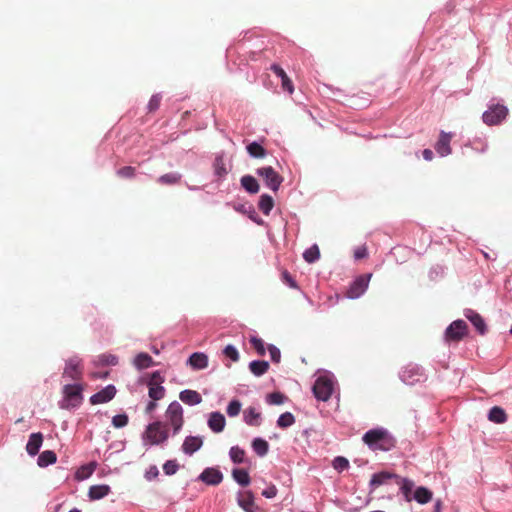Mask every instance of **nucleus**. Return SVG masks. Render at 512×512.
<instances>
[{
  "instance_id": "31",
  "label": "nucleus",
  "mask_w": 512,
  "mask_h": 512,
  "mask_svg": "<svg viewBox=\"0 0 512 512\" xmlns=\"http://www.w3.org/2000/svg\"><path fill=\"white\" fill-rule=\"evenodd\" d=\"M154 364L152 357L147 353H139L134 359V365L138 369H145Z\"/></svg>"
},
{
  "instance_id": "38",
  "label": "nucleus",
  "mask_w": 512,
  "mask_h": 512,
  "mask_svg": "<svg viewBox=\"0 0 512 512\" xmlns=\"http://www.w3.org/2000/svg\"><path fill=\"white\" fill-rule=\"evenodd\" d=\"M303 257L305 261H307L308 263H313L316 260H318L320 257V250L318 246L315 244L308 248L307 250H305V252L303 253Z\"/></svg>"
},
{
  "instance_id": "19",
  "label": "nucleus",
  "mask_w": 512,
  "mask_h": 512,
  "mask_svg": "<svg viewBox=\"0 0 512 512\" xmlns=\"http://www.w3.org/2000/svg\"><path fill=\"white\" fill-rule=\"evenodd\" d=\"M43 443V435L40 432L32 433L26 445V451L30 456L38 454Z\"/></svg>"
},
{
  "instance_id": "13",
  "label": "nucleus",
  "mask_w": 512,
  "mask_h": 512,
  "mask_svg": "<svg viewBox=\"0 0 512 512\" xmlns=\"http://www.w3.org/2000/svg\"><path fill=\"white\" fill-rule=\"evenodd\" d=\"M451 139H452L451 133H446L444 131H442L440 133L439 139L435 144V150L440 156L444 157V156L451 154V147H450Z\"/></svg>"
},
{
  "instance_id": "6",
  "label": "nucleus",
  "mask_w": 512,
  "mask_h": 512,
  "mask_svg": "<svg viewBox=\"0 0 512 512\" xmlns=\"http://www.w3.org/2000/svg\"><path fill=\"white\" fill-rule=\"evenodd\" d=\"M508 115V109L502 104H494L482 115L483 122L489 126L500 124Z\"/></svg>"
},
{
  "instance_id": "9",
  "label": "nucleus",
  "mask_w": 512,
  "mask_h": 512,
  "mask_svg": "<svg viewBox=\"0 0 512 512\" xmlns=\"http://www.w3.org/2000/svg\"><path fill=\"white\" fill-rule=\"evenodd\" d=\"M468 326L463 320L453 321L445 331L446 342H459L467 334Z\"/></svg>"
},
{
  "instance_id": "17",
  "label": "nucleus",
  "mask_w": 512,
  "mask_h": 512,
  "mask_svg": "<svg viewBox=\"0 0 512 512\" xmlns=\"http://www.w3.org/2000/svg\"><path fill=\"white\" fill-rule=\"evenodd\" d=\"M225 425H226L225 417L220 412H212L209 415L208 426L213 432H215V433L222 432L225 428Z\"/></svg>"
},
{
  "instance_id": "51",
  "label": "nucleus",
  "mask_w": 512,
  "mask_h": 512,
  "mask_svg": "<svg viewBox=\"0 0 512 512\" xmlns=\"http://www.w3.org/2000/svg\"><path fill=\"white\" fill-rule=\"evenodd\" d=\"M223 354L234 362L239 360V353L233 345H227L223 350Z\"/></svg>"
},
{
  "instance_id": "40",
  "label": "nucleus",
  "mask_w": 512,
  "mask_h": 512,
  "mask_svg": "<svg viewBox=\"0 0 512 512\" xmlns=\"http://www.w3.org/2000/svg\"><path fill=\"white\" fill-rule=\"evenodd\" d=\"M95 467V463H90L88 465L82 466L76 473L77 479L83 480L90 477L93 474Z\"/></svg>"
},
{
  "instance_id": "37",
  "label": "nucleus",
  "mask_w": 512,
  "mask_h": 512,
  "mask_svg": "<svg viewBox=\"0 0 512 512\" xmlns=\"http://www.w3.org/2000/svg\"><path fill=\"white\" fill-rule=\"evenodd\" d=\"M247 151L254 158H264L266 150L257 142H252L247 146Z\"/></svg>"
},
{
  "instance_id": "34",
  "label": "nucleus",
  "mask_w": 512,
  "mask_h": 512,
  "mask_svg": "<svg viewBox=\"0 0 512 512\" xmlns=\"http://www.w3.org/2000/svg\"><path fill=\"white\" fill-rule=\"evenodd\" d=\"M258 206H259V209L265 215H269L270 211L272 210V208L274 206V200L271 196H269L267 194H263L260 197Z\"/></svg>"
},
{
  "instance_id": "3",
  "label": "nucleus",
  "mask_w": 512,
  "mask_h": 512,
  "mask_svg": "<svg viewBox=\"0 0 512 512\" xmlns=\"http://www.w3.org/2000/svg\"><path fill=\"white\" fill-rule=\"evenodd\" d=\"M83 387L79 384H67L63 388L64 400L61 404L62 408L68 409L81 404Z\"/></svg>"
},
{
  "instance_id": "39",
  "label": "nucleus",
  "mask_w": 512,
  "mask_h": 512,
  "mask_svg": "<svg viewBox=\"0 0 512 512\" xmlns=\"http://www.w3.org/2000/svg\"><path fill=\"white\" fill-rule=\"evenodd\" d=\"M295 422V417L290 412H285L281 414L277 420V425L280 428H288L292 426Z\"/></svg>"
},
{
  "instance_id": "4",
  "label": "nucleus",
  "mask_w": 512,
  "mask_h": 512,
  "mask_svg": "<svg viewBox=\"0 0 512 512\" xmlns=\"http://www.w3.org/2000/svg\"><path fill=\"white\" fill-rule=\"evenodd\" d=\"M165 416L173 428V434L179 433L184 424L182 406L177 401H173L169 404Z\"/></svg>"
},
{
  "instance_id": "60",
  "label": "nucleus",
  "mask_w": 512,
  "mask_h": 512,
  "mask_svg": "<svg viewBox=\"0 0 512 512\" xmlns=\"http://www.w3.org/2000/svg\"><path fill=\"white\" fill-rule=\"evenodd\" d=\"M91 376L93 378H106L108 376V372H105V373H92Z\"/></svg>"
},
{
  "instance_id": "32",
  "label": "nucleus",
  "mask_w": 512,
  "mask_h": 512,
  "mask_svg": "<svg viewBox=\"0 0 512 512\" xmlns=\"http://www.w3.org/2000/svg\"><path fill=\"white\" fill-rule=\"evenodd\" d=\"M260 417H261V414L255 408L250 407L245 412L244 420L250 426H259L260 425Z\"/></svg>"
},
{
  "instance_id": "50",
  "label": "nucleus",
  "mask_w": 512,
  "mask_h": 512,
  "mask_svg": "<svg viewBox=\"0 0 512 512\" xmlns=\"http://www.w3.org/2000/svg\"><path fill=\"white\" fill-rule=\"evenodd\" d=\"M241 403L238 400H232L227 407V414L230 417H235L240 413Z\"/></svg>"
},
{
  "instance_id": "52",
  "label": "nucleus",
  "mask_w": 512,
  "mask_h": 512,
  "mask_svg": "<svg viewBox=\"0 0 512 512\" xmlns=\"http://www.w3.org/2000/svg\"><path fill=\"white\" fill-rule=\"evenodd\" d=\"M281 276H282V281L286 285H288L290 288H293V289L298 288L296 281L294 280V278L291 276V274L287 270H284L282 272Z\"/></svg>"
},
{
  "instance_id": "44",
  "label": "nucleus",
  "mask_w": 512,
  "mask_h": 512,
  "mask_svg": "<svg viewBox=\"0 0 512 512\" xmlns=\"http://www.w3.org/2000/svg\"><path fill=\"white\" fill-rule=\"evenodd\" d=\"M98 363L101 365H116L118 363V359L115 355L112 354H102L98 357Z\"/></svg>"
},
{
  "instance_id": "49",
  "label": "nucleus",
  "mask_w": 512,
  "mask_h": 512,
  "mask_svg": "<svg viewBox=\"0 0 512 512\" xmlns=\"http://www.w3.org/2000/svg\"><path fill=\"white\" fill-rule=\"evenodd\" d=\"M129 418L126 414H119L112 418V424L115 428H122L128 424Z\"/></svg>"
},
{
  "instance_id": "41",
  "label": "nucleus",
  "mask_w": 512,
  "mask_h": 512,
  "mask_svg": "<svg viewBox=\"0 0 512 512\" xmlns=\"http://www.w3.org/2000/svg\"><path fill=\"white\" fill-rule=\"evenodd\" d=\"M230 458L234 463H242L244 461L245 451L238 446H233L229 452Z\"/></svg>"
},
{
  "instance_id": "27",
  "label": "nucleus",
  "mask_w": 512,
  "mask_h": 512,
  "mask_svg": "<svg viewBox=\"0 0 512 512\" xmlns=\"http://www.w3.org/2000/svg\"><path fill=\"white\" fill-rule=\"evenodd\" d=\"M241 185L249 193L255 194L259 191V184L253 176H243L241 178Z\"/></svg>"
},
{
  "instance_id": "8",
  "label": "nucleus",
  "mask_w": 512,
  "mask_h": 512,
  "mask_svg": "<svg viewBox=\"0 0 512 512\" xmlns=\"http://www.w3.org/2000/svg\"><path fill=\"white\" fill-rule=\"evenodd\" d=\"M257 174L263 178L266 186L274 192L278 191L281 183L283 182V177L271 166L257 169Z\"/></svg>"
},
{
  "instance_id": "22",
  "label": "nucleus",
  "mask_w": 512,
  "mask_h": 512,
  "mask_svg": "<svg viewBox=\"0 0 512 512\" xmlns=\"http://www.w3.org/2000/svg\"><path fill=\"white\" fill-rule=\"evenodd\" d=\"M179 398L182 402L188 405H197L202 402L201 395L197 391L190 389L181 391Z\"/></svg>"
},
{
  "instance_id": "10",
  "label": "nucleus",
  "mask_w": 512,
  "mask_h": 512,
  "mask_svg": "<svg viewBox=\"0 0 512 512\" xmlns=\"http://www.w3.org/2000/svg\"><path fill=\"white\" fill-rule=\"evenodd\" d=\"M371 276V274H366L357 277L346 291V296L350 299L360 297L367 290Z\"/></svg>"
},
{
  "instance_id": "12",
  "label": "nucleus",
  "mask_w": 512,
  "mask_h": 512,
  "mask_svg": "<svg viewBox=\"0 0 512 512\" xmlns=\"http://www.w3.org/2000/svg\"><path fill=\"white\" fill-rule=\"evenodd\" d=\"M116 394V388L114 385H108L105 388H103L101 391L93 394L90 397V403L92 405L96 404H102L109 402L115 397Z\"/></svg>"
},
{
  "instance_id": "24",
  "label": "nucleus",
  "mask_w": 512,
  "mask_h": 512,
  "mask_svg": "<svg viewBox=\"0 0 512 512\" xmlns=\"http://www.w3.org/2000/svg\"><path fill=\"white\" fill-rule=\"evenodd\" d=\"M488 419L491 422H494L497 424H502V423L506 422L507 415H506V412L504 411V409H502L499 406H494L493 408L490 409V411L488 413Z\"/></svg>"
},
{
  "instance_id": "45",
  "label": "nucleus",
  "mask_w": 512,
  "mask_h": 512,
  "mask_svg": "<svg viewBox=\"0 0 512 512\" xmlns=\"http://www.w3.org/2000/svg\"><path fill=\"white\" fill-rule=\"evenodd\" d=\"M179 469V465L176 460H168L163 465L164 473L168 476L175 474Z\"/></svg>"
},
{
  "instance_id": "54",
  "label": "nucleus",
  "mask_w": 512,
  "mask_h": 512,
  "mask_svg": "<svg viewBox=\"0 0 512 512\" xmlns=\"http://www.w3.org/2000/svg\"><path fill=\"white\" fill-rule=\"evenodd\" d=\"M268 351H269L271 360L273 362H275V363H279L280 359H281L280 350L276 346H274V345H269L268 346Z\"/></svg>"
},
{
  "instance_id": "53",
  "label": "nucleus",
  "mask_w": 512,
  "mask_h": 512,
  "mask_svg": "<svg viewBox=\"0 0 512 512\" xmlns=\"http://www.w3.org/2000/svg\"><path fill=\"white\" fill-rule=\"evenodd\" d=\"M160 102H161V96L159 94L153 95L150 98V101L148 103V110H149V112L156 111L159 108V106H160Z\"/></svg>"
},
{
  "instance_id": "59",
  "label": "nucleus",
  "mask_w": 512,
  "mask_h": 512,
  "mask_svg": "<svg viewBox=\"0 0 512 512\" xmlns=\"http://www.w3.org/2000/svg\"><path fill=\"white\" fill-rule=\"evenodd\" d=\"M423 157L425 160L430 161L433 159V152L430 149H425L423 151Z\"/></svg>"
},
{
  "instance_id": "30",
  "label": "nucleus",
  "mask_w": 512,
  "mask_h": 512,
  "mask_svg": "<svg viewBox=\"0 0 512 512\" xmlns=\"http://www.w3.org/2000/svg\"><path fill=\"white\" fill-rule=\"evenodd\" d=\"M249 369L255 376H261L268 371L269 363L267 361L255 360L249 364Z\"/></svg>"
},
{
  "instance_id": "57",
  "label": "nucleus",
  "mask_w": 512,
  "mask_h": 512,
  "mask_svg": "<svg viewBox=\"0 0 512 512\" xmlns=\"http://www.w3.org/2000/svg\"><path fill=\"white\" fill-rule=\"evenodd\" d=\"M367 248L365 246L358 247L354 252L355 259H363L367 256Z\"/></svg>"
},
{
  "instance_id": "47",
  "label": "nucleus",
  "mask_w": 512,
  "mask_h": 512,
  "mask_svg": "<svg viewBox=\"0 0 512 512\" xmlns=\"http://www.w3.org/2000/svg\"><path fill=\"white\" fill-rule=\"evenodd\" d=\"M285 396L280 392H273L267 396V402L271 405H281L284 403Z\"/></svg>"
},
{
  "instance_id": "14",
  "label": "nucleus",
  "mask_w": 512,
  "mask_h": 512,
  "mask_svg": "<svg viewBox=\"0 0 512 512\" xmlns=\"http://www.w3.org/2000/svg\"><path fill=\"white\" fill-rule=\"evenodd\" d=\"M199 479L208 485H218L223 480L222 473L215 468H206L200 474Z\"/></svg>"
},
{
  "instance_id": "20",
  "label": "nucleus",
  "mask_w": 512,
  "mask_h": 512,
  "mask_svg": "<svg viewBox=\"0 0 512 512\" xmlns=\"http://www.w3.org/2000/svg\"><path fill=\"white\" fill-rule=\"evenodd\" d=\"M238 504L246 512H257L258 507L255 505L252 492L246 491L239 495Z\"/></svg>"
},
{
  "instance_id": "21",
  "label": "nucleus",
  "mask_w": 512,
  "mask_h": 512,
  "mask_svg": "<svg viewBox=\"0 0 512 512\" xmlns=\"http://www.w3.org/2000/svg\"><path fill=\"white\" fill-rule=\"evenodd\" d=\"M270 69L278 76L281 78V82H282V88L283 90L285 91H288L290 94L293 93L294 91V87H293V84H292V81L290 80V78L287 76L286 72L277 64H272Z\"/></svg>"
},
{
  "instance_id": "48",
  "label": "nucleus",
  "mask_w": 512,
  "mask_h": 512,
  "mask_svg": "<svg viewBox=\"0 0 512 512\" xmlns=\"http://www.w3.org/2000/svg\"><path fill=\"white\" fill-rule=\"evenodd\" d=\"M333 467L339 472L344 471L349 467V461L345 457L338 456L333 460Z\"/></svg>"
},
{
  "instance_id": "36",
  "label": "nucleus",
  "mask_w": 512,
  "mask_h": 512,
  "mask_svg": "<svg viewBox=\"0 0 512 512\" xmlns=\"http://www.w3.org/2000/svg\"><path fill=\"white\" fill-rule=\"evenodd\" d=\"M181 180V174L172 172L160 176L157 180L162 185H173L177 184Z\"/></svg>"
},
{
  "instance_id": "33",
  "label": "nucleus",
  "mask_w": 512,
  "mask_h": 512,
  "mask_svg": "<svg viewBox=\"0 0 512 512\" xmlns=\"http://www.w3.org/2000/svg\"><path fill=\"white\" fill-rule=\"evenodd\" d=\"M252 448L259 456H265L269 450V444L262 438H255L252 442Z\"/></svg>"
},
{
  "instance_id": "1",
  "label": "nucleus",
  "mask_w": 512,
  "mask_h": 512,
  "mask_svg": "<svg viewBox=\"0 0 512 512\" xmlns=\"http://www.w3.org/2000/svg\"><path fill=\"white\" fill-rule=\"evenodd\" d=\"M363 442L373 449L384 451H388L395 446V440L382 428L367 431L363 436Z\"/></svg>"
},
{
  "instance_id": "2",
  "label": "nucleus",
  "mask_w": 512,
  "mask_h": 512,
  "mask_svg": "<svg viewBox=\"0 0 512 512\" xmlns=\"http://www.w3.org/2000/svg\"><path fill=\"white\" fill-rule=\"evenodd\" d=\"M169 437L166 425L160 421L149 424L143 434V440L150 445H159L164 443Z\"/></svg>"
},
{
  "instance_id": "62",
  "label": "nucleus",
  "mask_w": 512,
  "mask_h": 512,
  "mask_svg": "<svg viewBox=\"0 0 512 512\" xmlns=\"http://www.w3.org/2000/svg\"><path fill=\"white\" fill-rule=\"evenodd\" d=\"M69 512H81V510L74 508V509L70 510Z\"/></svg>"
},
{
  "instance_id": "15",
  "label": "nucleus",
  "mask_w": 512,
  "mask_h": 512,
  "mask_svg": "<svg viewBox=\"0 0 512 512\" xmlns=\"http://www.w3.org/2000/svg\"><path fill=\"white\" fill-rule=\"evenodd\" d=\"M203 445V439L199 436H188L182 444V451L187 455H192Z\"/></svg>"
},
{
  "instance_id": "28",
  "label": "nucleus",
  "mask_w": 512,
  "mask_h": 512,
  "mask_svg": "<svg viewBox=\"0 0 512 512\" xmlns=\"http://www.w3.org/2000/svg\"><path fill=\"white\" fill-rule=\"evenodd\" d=\"M57 460V456L54 451L46 450L43 451L37 460V464L40 467H46L48 465L54 464Z\"/></svg>"
},
{
  "instance_id": "25",
  "label": "nucleus",
  "mask_w": 512,
  "mask_h": 512,
  "mask_svg": "<svg viewBox=\"0 0 512 512\" xmlns=\"http://www.w3.org/2000/svg\"><path fill=\"white\" fill-rule=\"evenodd\" d=\"M433 498V493L428 488L420 486L414 492V499L419 504H427Z\"/></svg>"
},
{
  "instance_id": "29",
  "label": "nucleus",
  "mask_w": 512,
  "mask_h": 512,
  "mask_svg": "<svg viewBox=\"0 0 512 512\" xmlns=\"http://www.w3.org/2000/svg\"><path fill=\"white\" fill-rule=\"evenodd\" d=\"M397 483L400 484V489L405 497V500L410 502L411 501V492L414 487V482L407 478H397Z\"/></svg>"
},
{
  "instance_id": "43",
  "label": "nucleus",
  "mask_w": 512,
  "mask_h": 512,
  "mask_svg": "<svg viewBox=\"0 0 512 512\" xmlns=\"http://www.w3.org/2000/svg\"><path fill=\"white\" fill-rule=\"evenodd\" d=\"M214 171L219 177H223L227 174L225 163L222 157H217L214 161Z\"/></svg>"
},
{
  "instance_id": "58",
  "label": "nucleus",
  "mask_w": 512,
  "mask_h": 512,
  "mask_svg": "<svg viewBox=\"0 0 512 512\" xmlns=\"http://www.w3.org/2000/svg\"><path fill=\"white\" fill-rule=\"evenodd\" d=\"M157 407V403L156 401L152 400L147 404L146 408H145V412L150 414L152 413Z\"/></svg>"
},
{
  "instance_id": "5",
  "label": "nucleus",
  "mask_w": 512,
  "mask_h": 512,
  "mask_svg": "<svg viewBox=\"0 0 512 512\" xmlns=\"http://www.w3.org/2000/svg\"><path fill=\"white\" fill-rule=\"evenodd\" d=\"M163 382L164 377L159 371H155L150 375L147 385L149 389L148 395L152 400L158 401L165 397L166 389L162 386Z\"/></svg>"
},
{
  "instance_id": "35",
  "label": "nucleus",
  "mask_w": 512,
  "mask_h": 512,
  "mask_svg": "<svg viewBox=\"0 0 512 512\" xmlns=\"http://www.w3.org/2000/svg\"><path fill=\"white\" fill-rule=\"evenodd\" d=\"M234 480L241 486H248L250 483V476L244 469H234L232 472Z\"/></svg>"
},
{
  "instance_id": "23",
  "label": "nucleus",
  "mask_w": 512,
  "mask_h": 512,
  "mask_svg": "<svg viewBox=\"0 0 512 512\" xmlns=\"http://www.w3.org/2000/svg\"><path fill=\"white\" fill-rule=\"evenodd\" d=\"M111 489L108 485H94L89 488L88 496L91 500H99L110 493Z\"/></svg>"
},
{
  "instance_id": "16",
  "label": "nucleus",
  "mask_w": 512,
  "mask_h": 512,
  "mask_svg": "<svg viewBox=\"0 0 512 512\" xmlns=\"http://www.w3.org/2000/svg\"><path fill=\"white\" fill-rule=\"evenodd\" d=\"M187 364L194 370L205 369L208 366V356L202 352H195L188 358Z\"/></svg>"
},
{
  "instance_id": "56",
  "label": "nucleus",
  "mask_w": 512,
  "mask_h": 512,
  "mask_svg": "<svg viewBox=\"0 0 512 512\" xmlns=\"http://www.w3.org/2000/svg\"><path fill=\"white\" fill-rule=\"evenodd\" d=\"M262 495L266 498H274L277 495V488L275 485H270L265 490L262 491Z\"/></svg>"
},
{
  "instance_id": "46",
  "label": "nucleus",
  "mask_w": 512,
  "mask_h": 512,
  "mask_svg": "<svg viewBox=\"0 0 512 512\" xmlns=\"http://www.w3.org/2000/svg\"><path fill=\"white\" fill-rule=\"evenodd\" d=\"M136 169L132 166H124L117 170L116 174L121 178L131 179L135 176Z\"/></svg>"
},
{
  "instance_id": "18",
  "label": "nucleus",
  "mask_w": 512,
  "mask_h": 512,
  "mask_svg": "<svg viewBox=\"0 0 512 512\" xmlns=\"http://www.w3.org/2000/svg\"><path fill=\"white\" fill-rule=\"evenodd\" d=\"M465 317L473 324V326L481 335L485 334L487 327L484 319L480 314L474 310L468 309L465 311Z\"/></svg>"
},
{
  "instance_id": "26",
  "label": "nucleus",
  "mask_w": 512,
  "mask_h": 512,
  "mask_svg": "<svg viewBox=\"0 0 512 512\" xmlns=\"http://www.w3.org/2000/svg\"><path fill=\"white\" fill-rule=\"evenodd\" d=\"M391 478H399V476H397L396 474H393V473H390V472H380V473H376L372 476L371 480H370V485L374 488L384 484L387 482V480L391 479Z\"/></svg>"
},
{
  "instance_id": "42",
  "label": "nucleus",
  "mask_w": 512,
  "mask_h": 512,
  "mask_svg": "<svg viewBox=\"0 0 512 512\" xmlns=\"http://www.w3.org/2000/svg\"><path fill=\"white\" fill-rule=\"evenodd\" d=\"M250 343H251V346L256 350V352L260 355V356H263L265 355V345H264V341L261 339V338H258L256 336H252L250 338Z\"/></svg>"
},
{
  "instance_id": "55",
  "label": "nucleus",
  "mask_w": 512,
  "mask_h": 512,
  "mask_svg": "<svg viewBox=\"0 0 512 512\" xmlns=\"http://www.w3.org/2000/svg\"><path fill=\"white\" fill-rule=\"evenodd\" d=\"M158 475H159V471L155 465L150 466L149 469L145 473V477L149 481L155 479Z\"/></svg>"
},
{
  "instance_id": "7",
  "label": "nucleus",
  "mask_w": 512,
  "mask_h": 512,
  "mask_svg": "<svg viewBox=\"0 0 512 512\" xmlns=\"http://www.w3.org/2000/svg\"><path fill=\"white\" fill-rule=\"evenodd\" d=\"M333 392V382L326 376H320L313 385L314 396L320 401H328Z\"/></svg>"
},
{
  "instance_id": "11",
  "label": "nucleus",
  "mask_w": 512,
  "mask_h": 512,
  "mask_svg": "<svg viewBox=\"0 0 512 512\" xmlns=\"http://www.w3.org/2000/svg\"><path fill=\"white\" fill-rule=\"evenodd\" d=\"M83 367L81 365V359L74 356L66 361V366L63 372L64 377H68L72 380H79L82 377Z\"/></svg>"
},
{
  "instance_id": "61",
  "label": "nucleus",
  "mask_w": 512,
  "mask_h": 512,
  "mask_svg": "<svg viewBox=\"0 0 512 512\" xmlns=\"http://www.w3.org/2000/svg\"><path fill=\"white\" fill-rule=\"evenodd\" d=\"M442 509V503L440 500L436 501L434 505V511L433 512H441Z\"/></svg>"
}]
</instances>
